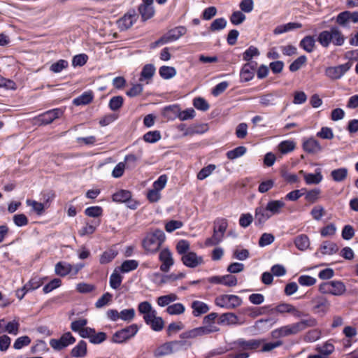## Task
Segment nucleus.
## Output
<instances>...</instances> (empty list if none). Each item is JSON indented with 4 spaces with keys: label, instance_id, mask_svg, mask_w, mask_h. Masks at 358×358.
Listing matches in <instances>:
<instances>
[{
    "label": "nucleus",
    "instance_id": "obj_1",
    "mask_svg": "<svg viewBox=\"0 0 358 358\" xmlns=\"http://www.w3.org/2000/svg\"><path fill=\"white\" fill-rule=\"evenodd\" d=\"M346 37L343 35L338 26H331L328 30L320 31L317 39L312 35L305 36L299 42V47L304 51L313 52L317 41L322 47L328 48L331 43L335 46H342L345 41Z\"/></svg>",
    "mask_w": 358,
    "mask_h": 358
},
{
    "label": "nucleus",
    "instance_id": "obj_2",
    "mask_svg": "<svg viewBox=\"0 0 358 358\" xmlns=\"http://www.w3.org/2000/svg\"><path fill=\"white\" fill-rule=\"evenodd\" d=\"M165 239V233L160 229H155L145 236L142 241V246L145 251L154 254L159 250Z\"/></svg>",
    "mask_w": 358,
    "mask_h": 358
},
{
    "label": "nucleus",
    "instance_id": "obj_3",
    "mask_svg": "<svg viewBox=\"0 0 358 358\" xmlns=\"http://www.w3.org/2000/svg\"><path fill=\"white\" fill-rule=\"evenodd\" d=\"M139 331L137 324H131L124 328L117 330L110 338V343L113 344H125L128 341L134 337Z\"/></svg>",
    "mask_w": 358,
    "mask_h": 358
},
{
    "label": "nucleus",
    "instance_id": "obj_4",
    "mask_svg": "<svg viewBox=\"0 0 358 358\" xmlns=\"http://www.w3.org/2000/svg\"><path fill=\"white\" fill-rule=\"evenodd\" d=\"M64 113L62 108H55L42 113L33 119L34 124L37 126H45L51 124L54 120L61 117Z\"/></svg>",
    "mask_w": 358,
    "mask_h": 358
},
{
    "label": "nucleus",
    "instance_id": "obj_5",
    "mask_svg": "<svg viewBox=\"0 0 358 358\" xmlns=\"http://www.w3.org/2000/svg\"><path fill=\"white\" fill-rule=\"evenodd\" d=\"M352 63L347 62L337 66H327L324 69V76L331 80H340L352 67Z\"/></svg>",
    "mask_w": 358,
    "mask_h": 358
},
{
    "label": "nucleus",
    "instance_id": "obj_6",
    "mask_svg": "<svg viewBox=\"0 0 358 358\" xmlns=\"http://www.w3.org/2000/svg\"><path fill=\"white\" fill-rule=\"evenodd\" d=\"M243 303L242 299L234 294H222L215 300L216 306L226 309H233L240 306Z\"/></svg>",
    "mask_w": 358,
    "mask_h": 358
},
{
    "label": "nucleus",
    "instance_id": "obj_7",
    "mask_svg": "<svg viewBox=\"0 0 358 358\" xmlns=\"http://www.w3.org/2000/svg\"><path fill=\"white\" fill-rule=\"evenodd\" d=\"M76 341V338L70 331L64 333L59 339L52 338L50 341V346L56 351H60Z\"/></svg>",
    "mask_w": 358,
    "mask_h": 358
},
{
    "label": "nucleus",
    "instance_id": "obj_8",
    "mask_svg": "<svg viewBox=\"0 0 358 358\" xmlns=\"http://www.w3.org/2000/svg\"><path fill=\"white\" fill-rule=\"evenodd\" d=\"M81 338H87L90 343L99 345L107 340V334L104 331H96L92 327H87L85 332H82Z\"/></svg>",
    "mask_w": 358,
    "mask_h": 358
},
{
    "label": "nucleus",
    "instance_id": "obj_9",
    "mask_svg": "<svg viewBox=\"0 0 358 358\" xmlns=\"http://www.w3.org/2000/svg\"><path fill=\"white\" fill-rule=\"evenodd\" d=\"M186 274L184 272H179L177 274H162L159 272H155L152 274V282L157 285L166 284L173 281L182 279Z\"/></svg>",
    "mask_w": 358,
    "mask_h": 358
},
{
    "label": "nucleus",
    "instance_id": "obj_10",
    "mask_svg": "<svg viewBox=\"0 0 358 358\" xmlns=\"http://www.w3.org/2000/svg\"><path fill=\"white\" fill-rule=\"evenodd\" d=\"M159 260L162 262L160 271L164 273L169 271L174 264V259L171 250L168 248H163L159 254Z\"/></svg>",
    "mask_w": 358,
    "mask_h": 358
},
{
    "label": "nucleus",
    "instance_id": "obj_11",
    "mask_svg": "<svg viewBox=\"0 0 358 358\" xmlns=\"http://www.w3.org/2000/svg\"><path fill=\"white\" fill-rule=\"evenodd\" d=\"M296 334H298V332L294 323L282 326L273 329L271 332V336L272 338H282Z\"/></svg>",
    "mask_w": 358,
    "mask_h": 358
},
{
    "label": "nucleus",
    "instance_id": "obj_12",
    "mask_svg": "<svg viewBox=\"0 0 358 358\" xmlns=\"http://www.w3.org/2000/svg\"><path fill=\"white\" fill-rule=\"evenodd\" d=\"M207 280L213 284L223 285L227 287H234L238 283L237 278L230 273L224 275H213L208 278Z\"/></svg>",
    "mask_w": 358,
    "mask_h": 358
},
{
    "label": "nucleus",
    "instance_id": "obj_13",
    "mask_svg": "<svg viewBox=\"0 0 358 358\" xmlns=\"http://www.w3.org/2000/svg\"><path fill=\"white\" fill-rule=\"evenodd\" d=\"M180 261L186 267L194 268L203 264V259L202 256L197 255L195 252L192 250L186 255H182L180 258Z\"/></svg>",
    "mask_w": 358,
    "mask_h": 358
},
{
    "label": "nucleus",
    "instance_id": "obj_14",
    "mask_svg": "<svg viewBox=\"0 0 358 358\" xmlns=\"http://www.w3.org/2000/svg\"><path fill=\"white\" fill-rule=\"evenodd\" d=\"M206 127V125L204 124H194L187 127L185 124L181 123L177 126V129L180 131H183V136H187L189 135L203 134L207 130Z\"/></svg>",
    "mask_w": 358,
    "mask_h": 358
},
{
    "label": "nucleus",
    "instance_id": "obj_15",
    "mask_svg": "<svg viewBox=\"0 0 358 358\" xmlns=\"http://www.w3.org/2000/svg\"><path fill=\"white\" fill-rule=\"evenodd\" d=\"M302 148L308 154H316L322 150L320 143L314 137L303 138Z\"/></svg>",
    "mask_w": 358,
    "mask_h": 358
},
{
    "label": "nucleus",
    "instance_id": "obj_16",
    "mask_svg": "<svg viewBox=\"0 0 358 358\" xmlns=\"http://www.w3.org/2000/svg\"><path fill=\"white\" fill-rule=\"evenodd\" d=\"M271 217L266 207L258 206L255 209L254 224L256 227H262Z\"/></svg>",
    "mask_w": 358,
    "mask_h": 358
},
{
    "label": "nucleus",
    "instance_id": "obj_17",
    "mask_svg": "<svg viewBox=\"0 0 358 358\" xmlns=\"http://www.w3.org/2000/svg\"><path fill=\"white\" fill-rule=\"evenodd\" d=\"M265 341V338L250 340L239 338L235 341V343L243 350H257Z\"/></svg>",
    "mask_w": 358,
    "mask_h": 358
},
{
    "label": "nucleus",
    "instance_id": "obj_18",
    "mask_svg": "<svg viewBox=\"0 0 358 358\" xmlns=\"http://www.w3.org/2000/svg\"><path fill=\"white\" fill-rule=\"evenodd\" d=\"M300 173L303 174L304 181L308 185H317L323 180L322 170L320 168L315 169L314 173H306L303 171H301Z\"/></svg>",
    "mask_w": 358,
    "mask_h": 358
},
{
    "label": "nucleus",
    "instance_id": "obj_19",
    "mask_svg": "<svg viewBox=\"0 0 358 358\" xmlns=\"http://www.w3.org/2000/svg\"><path fill=\"white\" fill-rule=\"evenodd\" d=\"M243 322H240L238 316L233 313H224L220 315L217 320V324L230 326V325H238L242 324Z\"/></svg>",
    "mask_w": 358,
    "mask_h": 358
},
{
    "label": "nucleus",
    "instance_id": "obj_20",
    "mask_svg": "<svg viewBox=\"0 0 358 358\" xmlns=\"http://www.w3.org/2000/svg\"><path fill=\"white\" fill-rule=\"evenodd\" d=\"M298 334L306 330L307 328L315 327L317 325V320L308 315L306 318L301 319L299 322L294 323Z\"/></svg>",
    "mask_w": 358,
    "mask_h": 358
},
{
    "label": "nucleus",
    "instance_id": "obj_21",
    "mask_svg": "<svg viewBox=\"0 0 358 358\" xmlns=\"http://www.w3.org/2000/svg\"><path fill=\"white\" fill-rule=\"evenodd\" d=\"M277 322L278 319L274 317L262 318L255 322L253 327L258 331L265 332L270 329Z\"/></svg>",
    "mask_w": 358,
    "mask_h": 358
},
{
    "label": "nucleus",
    "instance_id": "obj_22",
    "mask_svg": "<svg viewBox=\"0 0 358 358\" xmlns=\"http://www.w3.org/2000/svg\"><path fill=\"white\" fill-rule=\"evenodd\" d=\"M302 27V24L297 22H290L286 24L278 25L273 31L274 35H280L290 31Z\"/></svg>",
    "mask_w": 358,
    "mask_h": 358
},
{
    "label": "nucleus",
    "instance_id": "obj_23",
    "mask_svg": "<svg viewBox=\"0 0 358 358\" xmlns=\"http://www.w3.org/2000/svg\"><path fill=\"white\" fill-rule=\"evenodd\" d=\"M285 206V203L281 199H271L268 201L265 207L268 211L269 215L272 217L273 215L280 214Z\"/></svg>",
    "mask_w": 358,
    "mask_h": 358
},
{
    "label": "nucleus",
    "instance_id": "obj_24",
    "mask_svg": "<svg viewBox=\"0 0 358 358\" xmlns=\"http://www.w3.org/2000/svg\"><path fill=\"white\" fill-rule=\"evenodd\" d=\"M71 356L74 358H83L87 354V344L84 340H80L71 349Z\"/></svg>",
    "mask_w": 358,
    "mask_h": 358
},
{
    "label": "nucleus",
    "instance_id": "obj_25",
    "mask_svg": "<svg viewBox=\"0 0 358 358\" xmlns=\"http://www.w3.org/2000/svg\"><path fill=\"white\" fill-rule=\"evenodd\" d=\"M191 308L192 309V315L196 317H200L210 310V307L206 303L197 300L192 302Z\"/></svg>",
    "mask_w": 358,
    "mask_h": 358
},
{
    "label": "nucleus",
    "instance_id": "obj_26",
    "mask_svg": "<svg viewBox=\"0 0 358 358\" xmlns=\"http://www.w3.org/2000/svg\"><path fill=\"white\" fill-rule=\"evenodd\" d=\"M156 71V68L152 64H145L140 73L139 81H146V83L148 84L150 80H151Z\"/></svg>",
    "mask_w": 358,
    "mask_h": 358
},
{
    "label": "nucleus",
    "instance_id": "obj_27",
    "mask_svg": "<svg viewBox=\"0 0 358 358\" xmlns=\"http://www.w3.org/2000/svg\"><path fill=\"white\" fill-rule=\"evenodd\" d=\"M278 97L276 92L264 94L259 96V103L263 107L273 106L276 104V99Z\"/></svg>",
    "mask_w": 358,
    "mask_h": 358
},
{
    "label": "nucleus",
    "instance_id": "obj_28",
    "mask_svg": "<svg viewBox=\"0 0 358 358\" xmlns=\"http://www.w3.org/2000/svg\"><path fill=\"white\" fill-rule=\"evenodd\" d=\"M73 266L64 261L58 262L55 266V273L59 277H65L72 271Z\"/></svg>",
    "mask_w": 358,
    "mask_h": 358
},
{
    "label": "nucleus",
    "instance_id": "obj_29",
    "mask_svg": "<svg viewBox=\"0 0 358 358\" xmlns=\"http://www.w3.org/2000/svg\"><path fill=\"white\" fill-rule=\"evenodd\" d=\"M132 197V193L127 189H121L113 193L111 196L112 201L117 203H125Z\"/></svg>",
    "mask_w": 358,
    "mask_h": 358
},
{
    "label": "nucleus",
    "instance_id": "obj_30",
    "mask_svg": "<svg viewBox=\"0 0 358 358\" xmlns=\"http://www.w3.org/2000/svg\"><path fill=\"white\" fill-rule=\"evenodd\" d=\"M94 99V93L92 90L84 92L78 97L73 99V103L76 106H85L90 103Z\"/></svg>",
    "mask_w": 358,
    "mask_h": 358
},
{
    "label": "nucleus",
    "instance_id": "obj_31",
    "mask_svg": "<svg viewBox=\"0 0 358 358\" xmlns=\"http://www.w3.org/2000/svg\"><path fill=\"white\" fill-rule=\"evenodd\" d=\"M187 29L185 26H178L168 31L165 35L170 43L177 41L182 36L185 35Z\"/></svg>",
    "mask_w": 358,
    "mask_h": 358
},
{
    "label": "nucleus",
    "instance_id": "obj_32",
    "mask_svg": "<svg viewBox=\"0 0 358 358\" xmlns=\"http://www.w3.org/2000/svg\"><path fill=\"white\" fill-rule=\"evenodd\" d=\"M255 77V71L249 64H243L240 70V82L246 83L252 80Z\"/></svg>",
    "mask_w": 358,
    "mask_h": 358
},
{
    "label": "nucleus",
    "instance_id": "obj_33",
    "mask_svg": "<svg viewBox=\"0 0 358 358\" xmlns=\"http://www.w3.org/2000/svg\"><path fill=\"white\" fill-rule=\"evenodd\" d=\"M138 11L141 15L142 22H145L152 18L155 12L153 6L144 4H140L138 6Z\"/></svg>",
    "mask_w": 358,
    "mask_h": 358
},
{
    "label": "nucleus",
    "instance_id": "obj_34",
    "mask_svg": "<svg viewBox=\"0 0 358 358\" xmlns=\"http://www.w3.org/2000/svg\"><path fill=\"white\" fill-rule=\"evenodd\" d=\"M88 321L86 318H80L78 320H73L71 323V329L75 332L78 333L79 336L81 337L82 332H85L87 329L88 327H86Z\"/></svg>",
    "mask_w": 358,
    "mask_h": 358
},
{
    "label": "nucleus",
    "instance_id": "obj_35",
    "mask_svg": "<svg viewBox=\"0 0 358 358\" xmlns=\"http://www.w3.org/2000/svg\"><path fill=\"white\" fill-rule=\"evenodd\" d=\"M294 243L299 250L305 251L310 246V240L306 234H299L295 237Z\"/></svg>",
    "mask_w": 358,
    "mask_h": 358
},
{
    "label": "nucleus",
    "instance_id": "obj_36",
    "mask_svg": "<svg viewBox=\"0 0 358 358\" xmlns=\"http://www.w3.org/2000/svg\"><path fill=\"white\" fill-rule=\"evenodd\" d=\"M139 263L136 259H127L122 262L121 265L117 268L122 273H127L136 270Z\"/></svg>",
    "mask_w": 358,
    "mask_h": 358
},
{
    "label": "nucleus",
    "instance_id": "obj_37",
    "mask_svg": "<svg viewBox=\"0 0 358 358\" xmlns=\"http://www.w3.org/2000/svg\"><path fill=\"white\" fill-rule=\"evenodd\" d=\"M320 250L322 255H331L336 254L339 250L336 243L330 241H324L320 246Z\"/></svg>",
    "mask_w": 358,
    "mask_h": 358
},
{
    "label": "nucleus",
    "instance_id": "obj_38",
    "mask_svg": "<svg viewBox=\"0 0 358 358\" xmlns=\"http://www.w3.org/2000/svg\"><path fill=\"white\" fill-rule=\"evenodd\" d=\"M348 170L345 167H340L331 171L330 176L336 182H341L345 180L348 176Z\"/></svg>",
    "mask_w": 358,
    "mask_h": 358
},
{
    "label": "nucleus",
    "instance_id": "obj_39",
    "mask_svg": "<svg viewBox=\"0 0 358 358\" xmlns=\"http://www.w3.org/2000/svg\"><path fill=\"white\" fill-rule=\"evenodd\" d=\"M331 295L341 296L346 292V287L341 280H331Z\"/></svg>",
    "mask_w": 358,
    "mask_h": 358
},
{
    "label": "nucleus",
    "instance_id": "obj_40",
    "mask_svg": "<svg viewBox=\"0 0 358 358\" xmlns=\"http://www.w3.org/2000/svg\"><path fill=\"white\" fill-rule=\"evenodd\" d=\"M118 252L116 250L110 248L105 250L99 257V263L102 265L111 262L117 255Z\"/></svg>",
    "mask_w": 358,
    "mask_h": 358
},
{
    "label": "nucleus",
    "instance_id": "obj_41",
    "mask_svg": "<svg viewBox=\"0 0 358 358\" xmlns=\"http://www.w3.org/2000/svg\"><path fill=\"white\" fill-rule=\"evenodd\" d=\"M179 105L172 104L166 106L162 110V116L168 120H174L177 117H173L175 115H178V110H179Z\"/></svg>",
    "mask_w": 358,
    "mask_h": 358
},
{
    "label": "nucleus",
    "instance_id": "obj_42",
    "mask_svg": "<svg viewBox=\"0 0 358 358\" xmlns=\"http://www.w3.org/2000/svg\"><path fill=\"white\" fill-rule=\"evenodd\" d=\"M176 73V69L173 66L164 65L159 69V74L164 80L171 79Z\"/></svg>",
    "mask_w": 358,
    "mask_h": 358
},
{
    "label": "nucleus",
    "instance_id": "obj_43",
    "mask_svg": "<svg viewBox=\"0 0 358 358\" xmlns=\"http://www.w3.org/2000/svg\"><path fill=\"white\" fill-rule=\"evenodd\" d=\"M101 222L100 220L96 221L93 220L92 221V224L87 223L86 226L82 227L79 231L78 234L80 236H85L87 235H91L94 234L96 229V227L99 226Z\"/></svg>",
    "mask_w": 358,
    "mask_h": 358
},
{
    "label": "nucleus",
    "instance_id": "obj_44",
    "mask_svg": "<svg viewBox=\"0 0 358 358\" xmlns=\"http://www.w3.org/2000/svg\"><path fill=\"white\" fill-rule=\"evenodd\" d=\"M178 111V115H175L173 117H178L180 121H185L188 120H192L195 117V110L192 108H188L183 110H181L179 107V110Z\"/></svg>",
    "mask_w": 358,
    "mask_h": 358
},
{
    "label": "nucleus",
    "instance_id": "obj_45",
    "mask_svg": "<svg viewBox=\"0 0 358 358\" xmlns=\"http://www.w3.org/2000/svg\"><path fill=\"white\" fill-rule=\"evenodd\" d=\"M42 280L38 277L31 278L22 287L27 293L34 291L43 285Z\"/></svg>",
    "mask_w": 358,
    "mask_h": 358
},
{
    "label": "nucleus",
    "instance_id": "obj_46",
    "mask_svg": "<svg viewBox=\"0 0 358 358\" xmlns=\"http://www.w3.org/2000/svg\"><path fill=\"white\" fill-rule=\"evenodd\" d=\"M173 354L172 348H171L169 342H166L158 346L153 352L155 357L166 356Z\"/></svg>",
    "mask_w": 358,
    "mask_h": 358
},
{
    "label": "nucleus",
    "instance_id": "obj_47",
    "mask_svg": "<svg viewBox=\"0 0 358 358\" xmlns=\"http://www.w3.org/2000/svg\"><path fill=\"white\" fill-rule=\"evenodd\" d=\"M124 104V98L121 95L114 96L110 98L108 102V108L110 110L115 112L119 110Z\"/></svg>",
    "mask_w": 358,
    "mask_h": 358
},
{
    "label": "nucleus",
    "instance_id": "obj_48",
    "mask_svg": "<svg viewBox=\"0 0 358 358\" xmlns=\"http://www.w3.org/2000/svg\"><path fill=\"white\" fill-rule=\"evenodd\" d=\"M246 147L243 145H240L231 150H229L226 153V156L229 159L234 160L243 156L246 153Z\"/></svg>",
    "mask_w": 358,
    "mask_h": 358
},
{
    "label": "nucleus",
    "instance_id": "obj_49",
    "mask_svg": "<svg viewBox=\"0 0 358 358\" xmlns=\"http://www.w3.org/2000/svg\"><path fill=\"white\" fill-rule=\"evenodd\" d=\"M117 268L114 270L109 279L110 287L113 289H117L120 287L123 279V277L117 272Z\"/></svg>",
    "mask_w": 358,
    "mask_h": 358
},
{
    "label": "nucleus",
    "instance_id": "obj_50",
    "mask_svg": "<svg viewBox=\"0 0 358 358\" xmlns=\"http://www.w3.org/2000/svg\"><path fill=\"white\" fill-rule=\"evenodd\" d=\"M296 144L293 141L285 140L278 144V151L282 155H286L294 150Z\"/></svg>",
    "mask_w": 358,
    "mask_h": 358
},
{
    "label": "nucleus",
    "instance_id": "obj_51",
    "mask_svg": "<svg viewBox=\"0 0 358 358\" xmlns=\"http://www.w3.org/2000/svg\"><path fill=\"white\" fill-rule=\"evenodd\" d=\"M350 21V10L342 11L336 17V22L343 28L349 27Z\"/></svg>",
    "mask_w": 358,
    "mask_h": 358
},
{
    "label": "nucleus",
    "instance_id": "obj_52",
    "mask_svg": "<svg viewBox=\"0 0 358 358\" xmlns=\"http://www.w3.org/2000/svg\"><path fill=\"white\" fill-rule=\"evenodd\" d=\"M135 22H134V20H131L129 18V15H123L122 17L117 20V24L118 29L121 31H123L131 28Z\"/></svg>",
    "mask_w": 358,
    "mask_h": 358
},
{
    "label": "nucleus",
    "instance_id": "obj_53",
    "mask_svg": "<svg viewBox=\"0 0 358 358\" xmlns=\"http://www.w3.org/2000/svg\"><path fill=\"white\" fill-rule=\"evenodd\" d=\"M161 138V132L159 130L149 131L143 136V141L149 143H155L159 141Z\"/></svg>",
    "mask_w": 358,
    "mask_h": 358
},
{
    "label": "nucleus",
    "instance_id": "obj_54",
    "mask_svg": "<svg viewBox=\"0 0 358 358\" xmlns=\"http://www.w3.org/2000/svg\"><path fill=\"white\" fill-rule=\"evenodd\" d=\"M176 249L178 254L181 257L192 251L190 250L189 242L185 239L179 240L176 243Z\"/></svg>",
    "mask_w": 358,
    "mask_h": 358
},
{
    "label": "nucleus",
    "instance_id": "obj_55",
    "mask_svg": "<svg viewBox=\"0 0 358 358\" xmlns=\"http://www.w3.org/2000/svg\"><path fill=\"white\" fill-rule=\"evenodd\" d=\"M259 55V49L254 45H250L243 53V59L245 62H250L253 57H257Z\"/></svg>",
    "mask_w": 358,
    "mask_h": 358
},
{
    "label": "nucleus",
    "instance_id": "obj_56",
    "mask_svg": "<svg viewBox=\"0 0 358 358\" xmlns=\"http://www.w3.org/2000/svg\"><path fill=\"white\" fill-rule=\"evenodd\" d=\"M103 212V210L102 207L99 206H92L87 207L84 211L85 215L93 218H97L102 216Z\"/></svg>",
    "mask_w": 358,
    "mask_h": 358
},
{
    "label": "nucleus",
    "instance_id": "obj_57",
    "mask_svg": "<svg viewBox=\"0 0 358 358\" xmlns=\"http://www.w3.org/2000/svg\"><path fill=\"white\" fill-rule=\"evenodd\" d=\"M192 104L195 108L201 111H206L210 108V105L208 101L201 96L194 97Z\"/></svg>",
    "mask_w": 358,
    "mask_h": 358
},
{
    "label": "nucleus",
    "instance_id": "obj_58",
    "mask_svg": "<svg viewBox=\"0 0 358 358\" xmlns=\"http://www.w3.org/2000/svg\"><path fill=\"white\" fill-rule=\"evenodd\" d=\"M227 24V21L224 17H219L215 19L210 25L211 31H219L224 29Z\"/></svg>",
    "mask_w": 358,
    "mask_h": 358
},
{
    "label": "nucleus",
    "instance_id": "obj_59",
    "mask_svg": "<svg viewBox=\"0 0 358 358\" xmlns=\"http://www.w3.org/2000/svg\"><path fill=\"white\" fill-rule=\"evenodd\" d=\"M68 66V61L66 59H61L52 63L50 66V71L55 73H59L62 72L64 69H66Z\"/></svg>",
    "mask_w": 358,
    "mask_h": 358
},
{
    "label": "nucleus",
    "instance_id": "obj_60",
    "mask_svg": "<svg viewBox=\"0 0 358 358\" xmlns=\"http://www.w3.org/2000/svg\"><path fill=\"white\" fill-rule=\"evenodd\" d=\"M61 285L62 280L58 278H55L43 286V292L44 294H48L52 291L59 288L61 287Z\"/></svg>",
    "mask_w": 358,
    "mask_h": 358
},
{
    "label": "nucleus",
    "instance_id": "obj_61",
    "mask_svg": "<svg viewBox=\"0 0 358 358\" xmlns=\"http://www.w3.org/2000/svg\"><path fill=\"white\" fill-rule=\"evenodd\" d=\"M307 57L302 55L294 59L289 66V70L291 72H296L306 62Z\"/></svg>",
    "mask_w": 358,
    "mask_h": 358
},
{
    "label": "nucleus",
    "instance_id": "obj_62",
    "mask_svg": "<svg viewBox=\"0 0 358 358\" xmlns=\"http://www.w3.org/2000/svg\"><path fill=\"white\" fill-rule=\"evenodd\" d=\"M185 310V307L182 303H176L168 306L166 312L171 315H178L182 314Z\"/></svg>",
    "mask_w": 358,
    "mask_h": 358
},
{
    "label": "nucleus",
    "instance_id": "obj_63",
    "mask_svg": "<svg viewBox=\"0 0 358 358\" xmlns=\"http://www.w3.org/2000/svg\"><path fill=\"white\" fill-rule=\"evenodd\" d=\"M138 311L140 314L146 315L148 313H151V315H154V313H157L156 310L152 308L151 303L148 301H142L138 305Z\"/></svg>",
    "mask_w": 358,
    "mask_h": 358
},
{
    "label": "nucleus",
    "instance_id": "obj_64",
    "mask_svg": "<svg viewBox=\"0 0 358 358\" xmlns=\"http://www.w3.org/2000/svg\"><path fill=\"white\" fill-rule=\"evenodd\" d=\"M245 19L246 16L241 10L234 11L229 17L230 22L235 26L242 24Z\"/></svg>",
    "mask_w": 358,
    "mask_h": 358
}]
</instances>
